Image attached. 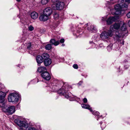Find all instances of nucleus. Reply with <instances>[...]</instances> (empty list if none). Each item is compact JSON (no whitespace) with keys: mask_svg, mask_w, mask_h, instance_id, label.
Wrapping results in <instances>:
<instances>
[{"mask_svg":"<svg viewBox=\"0 0 130 130\" xmlns=\"http://www.w3.org/2000/svg\"><path fill=\"white\" fill-rule=\"evenodd\" d=\"M130 3V0H119L118 4L115 7V9L111 12L113 14L116 15H120L121 14L122 11L126 10L127 7V4L125 2Z\"/></svg>","mask_w":130,"mask_h":130,"instance_id":"f257e3e1","label":"nucleus"},{"mask_svg":"<svg viewBox=\"0 0 130 130\" xmlns=\"http://www.w3.org/2000/svg\"><path fill=\"white\" fill-rule=\"evenodd\" d=\"M128 31L127 30L126 24L123 23L121 27V29L116 31L115 32L116 37L117 38H123L124 36L127 35Z\"/></svg>","mask_w":130,"mask_h":130,"instance_id":"f03ea898","label":"nucleus"},{"mask_svg":"<svg viewBox=\"0 0 130 130\" xmlns=\"http://www.w3.org/2000/svg\"><path fill=\"white\" fill-rule=\"evenodd\" d=\"M70 86H69L67 84H64L61 89L58 90V92L60 93L61 94L65 96V97L67 98H69L70 96V94L69 92H67Z\"/></svg>","mask_w":130,"mask_h":130,"instance_id":"7ed1b4c3","label":"nucleus"},{"mask_svg":"<svg viewBox=\"0 0 130 130\" xmlns=\"http://www.w3.org/2000/svg\"><path fill=\"white\" fill-rule=\"evenodd\" d=\"M20 97L19 95L17 93H11L9 95L8 99L9 102H17Z\"/></svg>","mask_w":130,"mask_h":130,"instance_id":"20e7f679","label":"nucleus"},{"mask_svg":"<svg viewBox=\"0 0 130 130\" xmlns=\"http://www.w3.org/2000/svg\"><path fill=\"white\" fill-rule=\"evenodd\" d=\"M14 122L19 126L21 127L22 129H26L28 127V123L25 121H21L19 119H17L14 120Z\"/></svg>","mask_w":130,"mask_h":130,"instance_id":"39448f33","label":"nucleus"},{"mask_svg":"<svg viewBox=\"0 0 130 130\" xmlns=\"http://www.w3.org/2000/svg\"><path fill=\"white\" fill-rule=\"evenodd\" d=\"M113 34V31L111 32L109 30L108 32H103L100 35V37L102 39H105L108 38L109 36H112Z\"/></svg>","mask_w":130,"mask_h":130,"instance_id":"423d86ee","label":"nucleus"},{"mask_svg":"<svg viewBox=\"0 0 130 130\" xmlns=\"http://www.w3.org/2000/svg\"><path fill=\"white\" fill-rule=\"evenodd\" d=\"M2 110L4 112H8L10 114H12L15 111V107L13 106H11L6 108L3 107Z\"/></svg>","mask_w":130,"mask_h":130,"instance_id":"0eeeda50","label":"nucleus"},{"mask_svg":"<svg viewBox=\"0 0 130 130\" xmlns=\"http://www.w3.org/2000/svg\"><path fill=\"white\" fill-rule=\"evenodd\" d=\"M65 4L64 3L61 2H58L56 4V9L58 10L62 9L64 7Z\"/></svg>","mask_w":130,"mask_h":130,"instance_id":"6e6552de","label":"nucleus"},{"mask_svg":"<svg viewBox=\"0 0 130 130\" xmlns=\"http://www.w3.org/2000/svg\"><path fill=\"white\" fill-rule=\"evenodd\" d=\"M41 75L43 78L47 80H49L51 78L50 74L47 71L41 73Z\"/></svg>","mask_w":130,"mask_h":130,"instance_id":"1a4fd4ad","label":"nucleus"},{"mask_svg":"<svg viewBox=\"0 0 130 130\" xmlns=\"http://www.w3.org/2000/svg\"><path fill=\"white\" fill-rule=\"evenodd\" d=\"M52 10L51 8L47 7L45 8L44 10L43 13L49 17L52 13Z\"/></svg>","mask_w":130,"mask_h":130,"instance_id":"9d476101","label":"nucleus"},{"mask_svg":"<svg viewBox=\"0 0 130 130\" xmlns=\"http://www.w3.org/2000/svg\"><path fill=\"white\" fill-rule=\"evenodd\" d=\"M116 19L117 17H110L106 21L108 25H110Z\"/></svg>","mask_w":130,"mask_h":130,"instance_id":"9b49d317","label":"nucleus"},{"mask_svg":"<svg viewBox=\"0 0 130 130\" xmlns=\"http://www.w3.org/2000/svg\"><path fill=\"white\" fill-rule=\"evenodd\" d=\"M120 25L119 24L115 23L113 25H111L110 27V30L112 32L113 31V32L114 31V29H119L120 27Z\"/></svg>","mask_w":130,"mask_h":130,"instance_id":"f8f14e48","label":"nucleus"},{"mask_svg":"<svg viewBox=\"0 0 130 130\" xmlns=\"http://www.w3.org/2000/svg\"><path fill=\"white\" fill-rule=\"evenodd\" d=\"M48 19V17L46 14H43L41 15L39 17V19L41 21H44L47 20Z\"/></svg>","mask_w":130,"mask_h":130,"instance_id":"ddd939ff","label":"nucleus"},{"mask_svg":"<svg viewBox=\"0 0 130 130\" xmlns=\"http://www.w3.org/2000/svg\"><path fill=\"white\" fill-rule=\"evenodd\" d=\"M36 60L38 66H40V64L42 63L43 61L42 56H41L39 55L37 56Z\"/></svg>","mask_w":130,"mask_h":130,"instance_id":"4468645a","label":"nucleus"},{"mask_svg":"<svg viewBox=\"0 0 130 130\" xmlns=\"http://www.w3.org/2000/svg\"><path fill=\"white\" fill-rule=\"evenodd\" d=\"M87 29L90 32H95L96 31V28L93 25H91L89 27H88Z\"/></svg>","mask_w":130,"mask_h":130,"instance_id":"2eb2a0df","label":"nucleus"},{"mask_svg":"<svg viewBox=\"0 0 130 130\" xmlns=\"http://www.w3.org/2000/svg\"><path fill=\"white\" fill-rule=\"evenodd\" d=\"M6 96V95H5L0 97V107H3L5 106L4 102V99Z\"/></svg>","mask_w":130,"mask_h":130,"instance_id":"dca6fc26","label":"nucleus"},{"mask_svg":"<svg viewBox=\"0 0 130 130\" xmlns=\"http://www.w3.org/2000/svg\"><path fill=\"white\" fill-rule=\"evenodd\" d=\"M47 70L46 68L44 66L39 67L37 70V71L40 73H43L46 71Z\"/></svg>","mask_w":130,"mask_h":130,"instance_id":"f3484780","label":"nucleus"},{"mask_svg":"<svg viewBox=\"0 0 130 130\" xmlns=\"http://www.w3.org/2000/svg\"><path fill=\"white\" fill-rule=\"evenodd\" d=\"M50 42L52 44L54 45L55 46L58 45L59 43V41H56L54 39H51L50 41Z\"/></svg>","mask_w":130,"mask_h":130,"instance_id":"a211bd4d","label":"nucleus"},{"mask_svg":"<svg viewBox=\"0 0 130 130\" xmlns=\"http://www.w3.org/2000/svg\"><path fill=\"white\" fill-rule=\"evenodd\" d=\"M51 60L50 59L45 60L44 61V63L45 66H47L50 65L51 63Z\"/></svg>","mask_w":130,"mask_h":130,"instance_id":"6ab92c4d","label":"nucleus"},{"mask_svg":"<svg viewBox=\"0 0 130 130\" xmlns=\"http://www.w3.org/2000/svg\"><path fill=\"white\" fill-rule=\"evenodd\" d=\"M38 16V14L37 13L35 12H33L31 14V17L33 19H37Z\"/></svg>","mask_w":130,"mask_h":130,"instance_id":"aec40b11","label":"nucleus"},{"mask_svg":"<svg viewBox=\"0 0 130 130\" xmlns=\"http://www.w3.org/2000/svg\"><path fill=\"white\" fill-rule=\"evenodd\" d=\"M82 106L83 108L88 109L91 112L92 111V108L90 107V106L89 105L83 104L82 105Z\"/></svg>","mask_w":130,"mask_h":130,"instance_id":"412c9836","label":"nucleus"},{"mask_svg":"<svg viewBox=\"0 0 130 130\" xmlns=\"http://www.w3.org/2000/svg\"><path fill=\"white\" fill-rule=\"evenodd\" d=\"M41 56L43 60H45L48 59H50L49 58V55L47 53H44Z\"/></svg>","mask_w":130,"mask_h":130,"instance_id":"4be33fe9","label":"nucleus"},{"mask_svg":"<svg viewBox=\"0 0 130 130\" xmlns=\"http://www.w3.org/2000/svg\"><path fill=\"white\" fill-rule=\"evenodd\" d=\"M45 48L46 50H50L52 48L51 45L50 44H47L45 46Z\"/></svg>","mask_w":130,"mask_h":130,"instance_id":"5701e85b","label":"nucleus"},{"mask_svg":"<svg viewBox=\"0 0 130 130\" xmlns=\"http://www.w3.org/2000/svg\"><path fill=\"white\" fill-rule=\"evenodd\" d=\"M119 44H120L121 45H123L124 44V41L123 39L121 40H118Z\"/></svg>","mask_w":130,"mask_h":130,"instance_id":"b1692460","label":"nucleus"},{"mask_svg":"<svg viewBox=\"0 0 130 130\" xmlns=\"http://www.w3.org/2000/svg\"><path fill=\"white\" fill-rule=\"evenodd\" d=\"M91 112H92V114L93 115L99 116V115L100 113L96 111H93L92 110V111Z\"/></svg>","mask_w":130,"mask_h":130,"instance_id":"393cba45","label":"nucleus"},{"mask_svg":"<svg viewBox=\"0 0 130 130\" xmlns=\"http://www.w3.org/2000/svg\"><path fill=\"white\" fill-rule=\"evenodd\" d=\"M28 28L30 31H32L34 29V27L31 25L28 26Z\"/></svg>","mask_w":130,"mask_h":130,"instance_id":"a878e982","label":"nucleus"},{"mask_svg":"<svg viewBox=\"0 0 130 130\" xmlns=\"http://www.w3.org/2000/svg\"><path fill=\"white\" fill-rule=\"evenodd\" d=\"M54 19L55 20L58 19L59 18V14L56 13H55L54 15Z\"/></svg>","mask_w":130,"mask_h":130,"instance_id":"bb28decb","label":"nucleus"},{"mask_svg":"<svg viewBox=\"0 0 130 130\" xmlns=\"http://www.w3.org/2000/svg\"><path fill=\"white\" fill-rule=\"evenodd\" d=\"M48 0H42L41 3L42 4L45 5L48 3Z\"/></svg>","mask_w":130,"mask_h":130,"instance_id":"cd10ccee","label":"nucleus"},{"mask_svg":"<svg viewBox=\"0 0 130 130\" xmlns=\"http://www.w3.org/2000/svg\"><path fill=\"white\" fill-rule=\"evenodd\" d=\"M5 95H6V93L0 90V97Z\"/></svg>","mask_w":130,"mask_h":130,"instance_id":"c85d7f7f","label":"nucleus"},{"mask_svg":"<svg viewBox=\"0 0 130 130\" xmlns=\"http://www.w3.org/2000/svg\"><path fill=\"white\" fill-rule=\"evenodd\" d=\"M106 126V125L104 123H102V124H101V127L102 130Z\"/></svg>","mask_w":130,"mask_h":130,"instance_id":"c756f323","label":"nucleus"},{"mask_svg":"<svg viewBox=\"0 0 130 130\" xmlns=\"http://www.w3.org/2000/svg\"><path fill=\"white\" fill-rule=\"evenodd\" d=\"M28 130H37L33 127H29L28 128Z\"/></svg>","mask_w":130,"mask_h":130,"instance_id":"7c9ffc66","label":"nucleus"},{"mask_svg":"<svg viewBox=\"0 0 130 130\" xmlns=\"http://www.w3.org/2000/svg\"><path fill=\"white\" fill-rule=\"evenodd\" d=\"M27 48L28 50H30L31 48V43H29L27 46Z\"/></svg>","mask_w":130,"mask_h":130,"instance_id":"2f4dec72","label":"nucleus"},{"mask_svg":"<svg viewBox=\"0 0 130 130\" xmlns=\"http://www.w3.org/2000/svg\"><path fill=\"white\" fill-rule=\"evenodd\" d=\"M73 67L75 69H77L78 68V65L77 64H74L73 65Z\"/></svg>","mask_w":130,"mask_h":130,"instance_id":"473e14b6","label":"nucleus"},{"mask_svg":"<svg viewBox=\"0 0 130 130\" xmlns=\"http://www.w3.org/2000/svg\"><path fill=\"white\" fill-rule=\"evenodd\" d=\"M106 17H102V22H104L105 21H106L107 20H106Z\"/></svg>","mask_w":130,"mask_h":130,"instance_id":"72a5a7b5","label":"nucleus"},{"mask_svg":"<svg viewBox=\"0 0 130 130\" xmlns=\"http://www.w3.org/2000/svg\"><path fill=\"white\" fill-rule=\"evenodd\" d=\"M126 16L128 18H130V11L126 14Z\"/></svg>","mask_w":130,"mask_h":130,"instance_id":"f704fd0d","label":"nucleus"},{"mask_svg":"<svg viewBox=\"0 0 130 130\" xmlns=\"http://www.w3.org/2000/svg\"><path fill=\"white\" fill-rule=\"evenodd\" d=\"M64 39H61L60 41V42L61 43H62L64 42Z\"/></svg>","mask_w":130,"mask_h":130,"instance_id":"c9c22d12","label":"nucleus"},{"mask_svg":"<svg viewBox=\"0 0 130 130\" xmlns=\"http://www.w3.org/2000/svg\"><path fill=\"white\" fill-rule=\"evenodd\" d=\"M56 82H57V83L58 84V85H59V83H60V84H62H62H63V82L61 81H58V82L55 81L54 83H56Z\"/></svg>","mask_w":130,"mask_h":130,"instance_id":"e433bc0d","label":"nucleus"},{"mask_svg":"<svg viewBox=\"0 0 130 130\" xmlns=\"http://www.w3.org/2000/svg\"><path fill=\"white\" fill-rule=\"evenodd\" d=\"M83 101L84 103H86L87 102V100L86 98H84L83 100Z\"/></svg>","mask_w":130,"mask_h":130,"instance_id":"4c0bfd02","label":"nucleus"},{"mask_svg":"<svg viewBox=\"0 0 130 130\" xmlns=\"http://www.w3.org/2000/svg\"><path fill=\"white\" fill-rule=\"evenodd\" d=\"M81 32L80 31H77V33L76 34V36H78V34L80 33V34Z\"/></svg>","mask_w":130,"mask_h":130,"instance_id":"58836bf2","label":"nucleus"},{"mask_svg":"<svg viewBox=\"0 0 130 130\" xmlns=\"http://www.w3.org/2000/svg\"><path fill=\"white\" fill-rule=\"evenodd\" d=\"M107 49H108V50H109V49H111V50L112 49V48L110 46H108L107 47Z\"/></svg>","mask_w":130,"mask_h":130,"instance_id":"ea45409f","label":"nucleus"},{"mask_svg":"<svg viewBox=\"0 0 130 130\" xmlns=\"http://www.w3.org/2000/svg\"><path fill=\"white\" fill-rule=\"evenodd\" d=\"M83 82L82 81H80L78 83V84L79 85H80Z\"/></svg>","mask_w":130,"mask_h":130,"instance_id":"a19ab883","label":"nucleus"},{"mask_svg":"<svg viewBox=\"0 0 130 130\" xmlns=\"http://www.w3.org/2000/svg\"><path fill=\"white\" fill-rule=\"evenodd\" d=\"M128 25L130 27V20L128 22Z\"/></svg>","mask_w":130,"mask_h":130,"instance_id":"79ce46f5","label":"nucleus"},{"mask_svg":"<svg viewBox=\"0 0 130 130\" xmlns=\"http://www.w3.org/2000/svg\"><path fill=\"white\" fill-rule=\"evenodd\" d=\"M65 46V44H63L62 45V46Z\"/></svg>","mask_w":130,"mask_h":130,"instance_id":"37998d69","label":"nucleus"},{"mask_svg":"<svg viewBox=\"0 0 130 130\" xmlns=\"http://www.w3.org/2000/svg\"><path fill=\"white\" fill-rule=\"evenodd\" d=\"M16 0L18 2H19L21 1V0Z\"/></svg>","mask_w":130,"mask_h":130,"instance_id":"c03bdc74","label":"nucleus"},{"mask_svg":"<svg viewBox=\"0 0 130 130\" xmlns=\"http://www.w3.org/2000/svg\"><path fill=\"white\" fill-rule=\"evenodd\" d=\"M55 86H57V85H55Z\"/></svg>","mask_w":130,"mask_h":130,"instance_id":"a18cd8bd","label":"nucleus"},{"mask_svg":"<svg viewBox=\"0 0 130 130\" xmlns=\"http://www.w3.org/2000/svg\"><path fill=\"white\" fill-rule=\"evenodd\" d=\"M53 1L54 2H55V1Z\"/></svg>","mask_w":130,"mask_h":130,"instance_id":"49530a36","label":"nucleus"}]
</instances>
